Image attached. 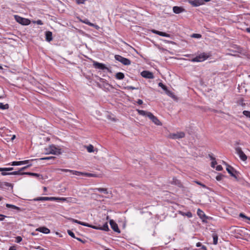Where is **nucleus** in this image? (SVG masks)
<instances>
[{"instance_id": "nucleus-51", "label": "nucleus", "mask_w": 250, "mask_h": 250, "mask_svg": "<svg viewBox=\"0 0 250 250\" xmlns=\"http://www.w3.org/2000/svg\"><path fill=\"white\" fill-rule=\"evenodd\" d=\"M75 239H76L77 240H78V241L81 242L83 243H85V242L86 241L85 240H83L81 238H78V237H76Z\"/></svg>"}, {"instance_id": "nucleus-30", "label": "nucleus", "mask_w": 250, "mask_h": 250, "mask_svg": "<svg viewBox=\"0 0 250 250\" xmlns=\"http://www.w3.org/2000/svg\"><path fill=\"white\" fill-rule=\"evenodd\" d=\"M6 207L8 208H12L13 209H15L18 210H20V208L19 207L11 204H6Z\"/></svg>"}, {"instance_id": "nucleus-36", "label": "nucleus", "mask_w": 250, "mask_h": 250, "mask_svg": "<svg viewBox=\"0 0 250 250\" xmlns=\"http://www.w3.org/2000/svg\"><path fill=\"white\" fill-rule=\"evenodd\" d=\"M55 159V157L49 156V157L41 158L39 159V160H54Z\"/></svg>"}, {"instance_id": "nucleus-57", "label": "nucleus", "mask_w": 250, "mask_h": 250, "mask_svg": "<svg viewBox=\"0 0 250 250\" xmlns=\"http://www.w3.org/2000/svg\"><path fill=\"white\" fill-rule=\"evenodd\" d=\"M9 250H16V248L15 246H11L9 248Z\"/></svg>"}, {"instance_id": "nucleus-64", "label": "nucleus", "mask_w": 250, "mask_h": 250, "mask_svg": "<svg viewBox=\"0 0 250 250\" xmlns=\"http://www.w3.org/2000/svg\"><path fill=\"white\" fill-rule=\"evenodd\" d=\"M43 189H44V190H45V191L46 190V187H44Z\"/></svg>"}, {"instance_id": "nucleus-14", "label": "nucleus", "mask_w": 250, "mask_h": 250, "mask_svg": "<svg viewBox=\"0 0 250 250\" xmlns=\"http://www.w3.org/2000/svg\"><path fill=\"white\" fill-rule=\"evenodd\" d=\"M141 75L143 77L147 79H153L154 78V75L152 72L146 70L143 71Z\"/></svg>"}, {"instance_id": "nucleus-8", "label": "nucleus", "mask_w": 250, "mask_h": 250, "mask_svg": "<svg viewBox=\"0 0 250 250\" xmlns=\"http://www.w3.org/2000/svg\"><path fill=\"white\" fill-rule=\"evenodd\" d=\"M235 151L236 153L239 155L240 159L243 161H245L247 159V156L242 150V149L240 147L235 148Z\"/></svg>"}, {"instance_id": "nucleus-54", "label": "nucleus", "mask_w": 250, "mask_h": 250, "mask_svg": "<svg viewBox=\"0 0 250 250\" xmlns=\"http://www.w3.org/2000/svg\"><path fill=\"white\" fill-rule=\"evenodd\" d=\"M36 23L38 25H42L43 24L42 21L41 20H39L37 21Z\"/></svg>"}, {"instance_id": "nucleus-47", "label": "nucleus", "mask_w": 250, "mask_h": 250, "mask_svg": "<svg viewBox=\"0 0 250 250\" xmlns=\"http://www.w3.org/2000/svg\"><path fill=\"white\" fill-rule=\"evenodd\" d=\"M76 1L78 4H83L84 3L85 0H76Z\"/></svg>"}, {"instance_id": "nucleus-2", "label": "nucleus", "mask_w": 250, "mask_h": 250, "mask_svg": "<svg viewBox=\"0 0 250 250\" xmlns=\"http://www.w3.org/2000/svg\"><path fill=\"white\" fill-rule=\"evenodd\" d=\"M59 170L62 171V172H69L73 175H77V176L82 175V176H87L88 177H94L96 176V174H95L90 173L82 172L71 170V169H68L60 168V169H59Z\"/></svg>"}, {"instance_id": "nucleus-59", "label": "nucleus", "mask_w": 250, "mask_h": 250, "mask_svg": "<svg viewBox=\"0 0 250 250\" xmlns=\"http://www.w3.org/2000/svg\"><path fill=\"white\" fill-rule=\"evenodd\" d=\"M187 215L188 217H190L192 216V214L191 212H188L187 214Z\"/></svg>"}, {"instance_id": "nucleus-56", "label": "nucleus", "mask_w": 250, "mask_h": 250, "mask_svg": "<svg viewBox=\"0 0 250 250\" xmlns=\"http://www.w3.org/2000/svg\"><path fill=\"white\" fill-rule=\"evenodd\" d=\"M29 160H24V161H21V165H25L29 163Z\"/></svg>"}, {"instance_id": "nucleus-49", "label": "nucleus", "mask_w": 250, "mask_h": 250, "mask_svg": "<svg viewBox=\"0 0 250 250\" xmlns=\"http://www.w3.org/2000/svg\"><path fill=\"white\" fill-rule=\"evenodd\" d=\"M217 164V162L216 161H212L211 163V167H213L214 168L215 167V166Z\"/></svg>"}, {"instance_id": "nucleus-44", "label": "nucleus", "mask_w": 250, "mask_h": 250, "mask_svg": "<svg viewBox=\"0 0 250 250\" xmlns=\"http://www.w3.org/2000/svg\"><path fill=\"white\" fill-rule=\"evenodd\" d=\"M125 88L127 90H134V89H138V88L132 86H127L125 87Z\"/></svg>"}, {"instance_id": "nucleus-41", "label": "nucleus", "mask_w": 250, "mask_h": 250, "mask_svg": "<svg viewBox=\"0 0 250 250\" xmlns=\"http://www.w3.org/2000/svg\"><path fill=\"white\" fill-rule=\"evenodd\" d=\"M243 113L245 116L250 118V111L244 110Z\"/></svg>"}, {"instance_id": "nucleus-34", "label": "nucleus", "mask_w": 250, "mask_h": 250, "mask_svg": "<svg viewBox=\"0 0 250 250\" xmlns=\"http://www.w3.org/2000/svg\"><path fill=\"white\" fill-rule=\"evenodd\" d=\"M21 161H14L12 162L11 163L9 164V165H10L11 166H20L21 165Z\"/></svg>"}, {"instance_id": "nucleus-29", "label": "nucleus", "mask_w": 250, "mask_h": 250, "mask_svg": "<svg viewBox=\"0 0 250 250\" xmlns=\"http://www.w3.org/2000/svg\"><path fill=\"white\" fill-rule=\"evenodd\" d=\"M88 152L91 153L94 151V146L92 145H89L87 146H85Z\"/></svg>"}, {"instance_id": "nucleus-45", "label": "nucleus", "mask_w": 250, "mask_h": 250, "mask_svg": "<svg viewBox=\"0 0 250 250\" xmlns=\"http://www.w3.org/2000/svg\"><path fill=\"white\" fill-rule=\"evenodd\" d=\"M201 35L199 34H193L191 37H193V38H200L201 37Z\"/></svg>"}, {"instance_id": "nucleus-18", "label": "nucleus", "mask_w": 250, "mask_h": 250, "mask_svg": "<svg viewBox=\"0 0 250 250\" xmlns=\"http://www.w3.org/2000/svg\"><path fill=\"white\" fill-rule=\"evenodd\" d=\"M70 220L73 223H75L81 225L83 226H85V227H89V228H90V227H91V225H90L87 223L81 222V221H80L75 219L71 218Z\"/></svg>"}, {"instance_id": "nucleus-1", "label": "nucleus", "mask_w": 250, "mask_h": 250, "mask_svg": "<svg viewBox=\"0 0 250 250\" xmlns=\"http://www.w3.org/2000/svg\"><path fill=\"white\" fill-rule=\"evenodd\" d=\"M137 111L139 115L148 117L155 125H162L156 116H154L151 112L140 109H137Z\"/></svg>"}, {"instance_id": "nucleus-55", "label": "nucleus", "mask_w": 250, "mask_h": 250, "mask_svg": "<svg viewBox=\"0 0 250 250\" xmlns=\"http://www.w3.org/2000/svg\"><path fill=\"white\" fill-rule=\"evenodd\" d=\"M5 217L6 216L4 215L0 214V221H3Z\"/></svg>"}, {"instance_id": "nucleus-9", "label": "nucleus", "mask_w": 250, "mask_h": 250, "mask_svg": "<svg viewBox=\"0 0 250 250\" xmlns=\"http://www.w3.org/2000/svg\"><path fill=\"white\" fill-rule=\"evenodd\" d=\"M93 66L97 69H101V70H104L107 69L108 70V68L104 64L100 63L94 61L93 62Z\"/></svg>"}, {"instance_id": "nucleus-32", "label": "nucleus", "mask_w": 250, "mask_h": 250, "mask_svg": "<svg viewBox=\"0 0 250 250\" xmlns=\"http://www.w3.org/2000/svg\"><path fill=\"white\" fill-rule=\"evenodd\" d=\"M23 172H21L20 170L18 171H15L13 172H10V175H25V174H22Z\"/></svg>"}, {"instance_id": "nucleus-7", "label": "nucleus", "mask_w": 250, "mask_h": 250, "mask_svg": "<svg viewBox=\"0 0 250 250\" xmlns=\"http://www.w3.org/2000/svg\"><path fill=\"white\" fill-rule=\"evenodd\" d=\"M185 134L184 132H178L175 133L170 134L168 137L172 139L183 138L185 137Z\"/></svg>"}, {"instance_id": "nucleus-33", "label": "nucleus", "mask_w": 250, "mask_h": 250, "mask_svg": "<svg viewBox=\"0 0 250 250\" xmlns=\"http://www.w3.org/2000/svg\"><path fill=\"white\" fill-rule=\"evenodd\" d=\"M9 108V104H3L2 103H0V109H7Z\"/></svg>"}, {"instance_id": "nucleus-24", "label": "nucleus", "mask_w": 250, "mask_h": 250, "mask_svg": "<svg viewBox=\"0 0 250 250\" xmlns=\"http://www.w3.org/2000/svg\"><path fill=\"white\" fill-rule=\"evenodd\" d=\"M197 214L201 219L207 218L204 212L199 208L197 210Z\"/></svg>"}, {"instance_id": "nucleus-42", "label": "nucleus", "mask_w": 250, "mask_h": 250, "mask_svg": "<svg viewBox=\"0 0 250 250\" xmlns=\"http://www.w3.org/2000/svg\"><path fill=\"white\" fill-rule=\"evenodd\" d=\"M67 233L68 234L72 237L74 238H76V237H75V234L70 230H67Z\"/></svg>"}, {"instance_id": "nucleus-62", "label": "nucleus", "mask_w": 250, "mask_h": 250, "mask_svg": "<svg viewBox=\"0 0 250 250\" xmlns=\"http://www.w3.org/2000/svg\"><path fill=\"white\" fill-rule=\"evenodd\" d=\"M16 138V136L15 135H13L12 137L11 138V140L13 141L15 138Z\"/></svg>"}, {"instance_id": "nucleus-43", "label": "nucleus", "mask_w": 250, "mask_h": 250, "mask_svg": "<svg viewBox=\"0 0 250 250\" xmlns=\"http://www.w3.org/2000/svg\"><path fill=\"white\" fill-rule=\"evenodd\" d=\"M22 239L21 236H17L16 237L15 242L17 243H20L22 241Z\"/></svg>"}, {"instance_id": "nucleus-63", "label": "nucleus", "mask_w": 250, "mask_h": 250, "mask_svg": "<svg viewBox=\"0 0 250 250\" xmlns=\"http://www.w3.org/2000/svg\"><path fill=\"white\" fill-rule=\"evenodd\" d=\"M210 159H211V160H212V161H215V158H214V157H212V156H210Z\"/></svg>"}, {"instance_id": "nucleus-19", "label": "nucleus", "mask_w": 250, "mask_h": 250, "mask_svg": "<svg viewBox=\"0 0 250 250\" xmlns=\"http://www.w3.org/2000/svg\"><path fill=\"white\" fill-rule=\"evenodd\" d=\"M36 231H40L44 234H48L50 233V229L45 227H41L36 229Z\"/></svg>"}, {"instance_id": "nucleus-50", "label": "nucleus", "mask_w": 250, "mask_h": 250, "mask_svg": "<svg viewBox=\"0 0 250 250\" xmlns=\"http://www.w3.org/2000/svg\"><path fill=\"white\" fill-rule=\"evenodd\" d=\"M195 182H196V183H197L198 185L201 186H202V187H203V188H206V186L204 184H203L201 183V182H199V181H195Z\"/></svg>"}, {"instance_id": "nucleus-58", "label": "nucleus", "mask_w": 250, "mask_h": 250, "mask_svg": "<svg viewBox=\"0 0 250 250\" xmlns=\"http://www.w3.org/2000/svg\"><path fill=\"white\" fill-rule=\"evenodd\" d=\"M201 250H207V247L205 246L202 245L201 246Z\"/></svg>"}, {"instance_id": "nucleus-17", "label": "nucleus", "mask_w": 250, "mask_h": 250, "mask_svg": "<svg viewBox=\"0 0 250 250\" xmlns=\"http://www.w3.org/2000/svg\"><path fill=\"white\" fill-rule=\"evenodd\" d=\"M152 32L154 33V34H157V35H158L159 36H161L166 37H170V34H167V33H166L165 32H163L158 31V30H154V29L152 30Z\"/></svg>"}, {"instance_id": "nucleus-35", "label": "nucleus", "mask_w": 250, "mask_h": 250, "mask_svg": "<svg viewBox=\"0 0 250 250\" xmlns=\"http://www.w3.org/2000/svg\"><path fill=\"white\" fill-rule=\"evenodd\" d=\"M13 167H4V168H1L0 167V171H11L13 170Z\"/></svg>"}, {"instance_id": "nucleus-3", "label": "nucleus", "mask_w": 250, "mask_h": 250, "mask_svg": "<svg viewBox=\"0 0 250 250\" xmlns=\"http://www.w3.org/2000/svg\"><path fill=\"white\" fill-rule=\"evenodd\" d=\"M48 149L49 151L45 152L46 154H52L54 155H60L62 153L61 149L56 147L54 145H51L48 148H45V150Z\"/></svg>"}, {"instance_id": "nucleus-12", "label": "nucleus", "mask_w": 250, "mask_h": 250, "mask_svg": "<svg viewBox=\"0 0 250 250\" xmlns=\"http://www.w3.org/2000/svg\"><path fill=\"white\" fill-rule=\"evenodd\" d=\"M193 6L197 7L204 4L202 0H187Z\"/></svg>"}, {"instance_id": "nucleus-20", "label": "nucleus", "mask_w": 250, "mask_h": 250, "mask_svg": "<svg viewBox=\"0 0 250 250\" xmlns=\"http://www.w3.org/2000/svg\"><path fill=\"white\" fill-rule=\"evenodd\" d=\"M94 191L97 190L101 192H103L105 194H111V191H108L107 189L106 188H95L93 189Z\"/></svg>"}, {"instance_id": "nucleus-16", "label": "nucleus", "mask_w": 250, "mask_h": 250, "mask_svg": "<svg viewBox=\"0 0 250 250\" xmlns=\"http://www.w3.org/2000/svg\"><path fill=\"white\" fill-rule=\"evenodd\" d=\"M55 197H40L34 199V201H54Z\"/></svg>"}, {"instance_id": "nucleus-52", "label": "nucleus", "mask_w": 250, "mask_h": 250, "mask_svg": "<svg viewBox=\"0 0 250 250\" xmlns=\"http://www.w3.org/2000/svg\"><path fill=\"white\" fill-rule=\"evenodd\" d=\"M1 175L3 176L10 175V172H5L4 171H2Z\"/></svg>"}, {"instance_id": "nucleus-60", "label": "nucleus", "mask_w": 250, "mask_h": 250, "mask_svg": "<svg viewBox=\"0 0 250 250\" xmlns=\"http://www.w3.org/2000/svg\"><path fill=\"white\" fill-rule=\"evenodd\" d=\"M196 247H201L202 246V244L200 243V242H198L196 245Z\"/></svg>"}, {"instance_id": "nucleus-13", "label": "nucleus", "mask_w": 250, "mask_h": 250, "mask_svg": "<svg viewBox=\"0 0 250 250\" xmlns=\"http://www.w3.org/2000/svg\"><path fill=\"white\" fill-rule=\"evenodd\" d=\"M227 167V168H226V170H227V171L228 172V173L232 177L236 178V176L235 175V173L236 172V171L234 169V168L228 165V164H226Z\"/></svg>"}, {"instance_id": "nucleus-15", "label": "nucleus", "mask_w": 250, "mask_h": 250, "mask_svg": "<svg viewBox=\"0 0 250 250\" xmlns=\"http://www.w3.org/2000/svg\"><path fill=\"white\" fill-rule=\"evenodd\" d=\"M110 225L112 229L115 232L120 233V230L118 228L117 224L113 220H110L109 221Z\"/></svg>"}, {"instance_id": "nucleus-53", "label": "nucleus", "mask_w": 250, "mask_h": 250, "mask_svg": "<svg viewBox=\"0 0 250 250\" xmlns=\"http://www.w3.org/2000/svg\"><path fill=\"white\" fill-rule=\"evenodd\" d=\"M137 103L139 104V105H141V104H142L143 103V101L141 100V99H139L138 100V101H137Z\"/></svg>"}, {"instance_id": "nucleus-46", "label": "nucleus", "mask_w": 250, "mask_h": 250, "mask_svg": "<svg viewBox=\"0 0 250 250\" xmlns=\"http://www.w3.org/2000/svg\"><path fill=\"white\" fill-rule=\"evenodd\" d=\"M31 166H32V164H29V165H27V166H25V167H23L21 168L20 170V171H21H21H23V170H24L26 169V168H27L28 167H31Z\"/></svg>"}, {"instance_id": "nucleus-39", "label": "nucleus", "mask_w": 250, "mask_h": 250, "mask_svg": "<svg viewBox=\"0 0 250 250\" xmlns=\"http://www.w3.org/2000/svg\"><path fill=\"white\" fill-rule=\"evenodd\" d=\"M239 216L241 218H245V219H248L250 221V217H248L246 215H245L244 213H240L239 214Z\"/></svg>"}, {"instance_id": "nucleus-4", "label": "nucleus", "mask_w": 250, "mask_h": 250, "mask_svg": "<svg viewBox=\"0 0 250 250\" xmlns=\"http://www.w3.org/2000/svg\"><path fill=\"white\" fill-rule=\"evenodd\" d=\"M209 57V55L206 53H202L191 59L192 62H201L207 60Z\"/></svg>"}, {"instance_id": "nucleus-40", "label": "nucleus", "mask_w": 250, "mask_h": 250, "mask_svg": "<svg viewBox=\"0 0 250 250\" xmlns=\"http://www.w3.org/2000/svg\"><path fill=\"white\" fill-rule=\"evenodd\" d=\"M224 177V176L222 174H219L216 177V179L219 181L223 179V178Z\"/></svg>"}, {"instance_id": "nucleus-10", "label": "nucleus", "mask_w": 250, "mask_h": 250, "mask_svg": "<svg viewBox=\"0 0 250 250\" xmlns=\"http://www.w3.org/2000/svg\"><path fill=\"white\" fill-rule=\"evenodd\" d=\"M8 188H11L13 189V185L5 182L0 181V188L3 189H8Z\"/></svg>"}, {"instance_id": "nucleus-38", "label": "nucleus", "mask_w": 250, "mask_h": 250, "mask_svg": "<svg viewBox=\"0 0 250 250\" xmlns=\"http://www.w3.org/2000/svg\"><path fill=\"white\" fill-rule=\"evenodd\" d=\"M54 201H65L67 200V198L64 197H55Z\"/></svg>"}, {"instance_id": "nucleus-25", "label": "nucleus", "mask_w": 250, "mask_h": 250, "mask_svg": "<svg viewBox=\"0 0 250 250\" xmlns=\"http://www.w3.org/2000/svg\"><path fill=\"white\" fill-rule=\"evenodd\" d=\"M171 184L177 185L178 187H181L182 186L181 182L179 180L177 179L176 178H173L172 181L171 182Z\"/></svg>"}, {"instance_id": "nucleus-21", "label": "nucleus", "mask_w": 250, "mask_h": 250, "mask_svg": "<svg viewBox=\"0 0 250 250\" xmlns=\"http://www.w3.org/2000/svg\"><path fill=\"white\" fill-rule=\"evenodd\" d=\"M173 12L175 14H180L185 11V9L181 7L174 6L173 7Z\"/></svg>"}, {"instance_id": "nucleus-31", "label": "nucleus", "mask_w": 250, "mask_h": 250, "mask_svg": "<svg viewBox=\"0 0 250 250\" xmlns=\"http://www.w3.org/2000/svg\"><path fill=\"white\" fill-rule=\"evenodd\" d=\"M166 94L169 97L173 98V99H175L176 98V97L174 95V94L170 90L167 89V90H166Z\"/></svg>"}, {"instance_id": "nucleus-26", "label": "nucleus", "mask_w": 250, "mask_h": 250, "mask_svg": "<svg viewBox=\"0 0 250 250\" xmlns=\"http://www.w3.org/2000/svg\"><path fill=\"white\" fill-rule=\"evenodd\" d=\"M115 77L118 80H123L125 77V75L122 72H118L116 74Z\"/></svg>"}, {"instance_id": "nucleus-27", "label": "nucleus", "mask_w": 250, "mask_h": 250, "mask_svg": "<svg viewBox=\"0 0 250 250\" xmlns=\"http://www.w3.org/2000/svg\"><path fill=\"white\" fill-rule=\"evenodd\" d=\"M81 21L83 22V23H85L86 24H87L90 26H92V27H95V26H97V25H95V24H94L93 23L90 22L87 19H84V20H81Z\"/></svg>"}, {"instance_id": "nucleus-5", "label": "nucleus", "mask_w": 250, "mask_h": 250, "mask_svg": "<svg viewBox=\"0 0 250 250\" xmlns=\"http://www.w3.org/2000/svg\"><path fill=\"white\" fill-rule=\"evenodd\" d=\"M114 57L116 60L121 62L124 65H128L131 64V61L130 60L124 58L120 55H116Z\"/></svg>"}, {"instance_id": "nucleus-22", "label": "nucleus", "mask_w": 250, "mask_h": 250, "mask_svg": "<svg viewBox=\"0 0 250 250\" xmlns=\"http://www.w3.org/2000/svg\"><path fill=\"white\" fill-rule=\"evenodd\" d=\"M45 40L49 42L52 40V33L51 32L46 31L45 32Z\"/></svg>"}, {"instance_id": "nucleus-6", "label": "nucleus", "mask_w": 250, "mask_h": 250, "mask_svg": "<svg viewBox=\"0 0 250 250\" xmlns=\"http://www.w3.org/2000/svg\"><path fill=\"white\" fill-rule=\"evenodd\" d=\"M15 19L17 22L22 25H27L30 24V21L29 20L22 18L19 16L15 15Z\"/></svg>"}, {"instance_id": "nucleus-48", "label": "nucleus", "mask_w": 250, "mask_h": 250, "mask_svg": "<svg viewBox=\"0 0 250 250\" xmlns=\"http://www.w3.org/2000/svg\"><path fill=\"white\" fill-rule=\"evenodd\" d=\"M223 169V167L221 165H218L216 167V170L218 171H221Z\"/></svg>"}, {"instance_id": "nucleus-37", "label": "nucleus", "mask_w": 250, "mask_h": 250, "mask_svg": "<svg viewBox=\"0 0 250 250\" xmlns=\"http://www.w3.org/2000/svg\"><path fill=\"white\" fill-rule=\"evenodd\" d=\"M159 86L161 87L165 91L167 90V88L166 85H165L163 83H158Z\"/></svg>"}, {"instance_id": "nucleus-28", "label": "nucleus", "mask_w": 250, "mask_h": 250, "mask_svg": "<svg viewBox=\"0 0 250 250\" xmlns=\"http://www.w3.org/2000/svg\"><path fill=\"white\" fill-rule=\"evenodd\" d=\"M212 237H213V243L214 245H217L218 243V235L216 233H214L212 234Z\"/></svg>"}, {"instance_id": "nucleus-23", "label": "nucleus", "mask_w": 250, "mask_h": 250, "mask_svg": "<svg viewBox=\"0 0 250 250\" xmlns=\"http://www.w3.org/2000/svg\"><path fill=\"white\" fill-rule=\"evenodd\" d=\"M22 174H25V175H30V176H35V177H38V178H39L41 177V178L42 179V175H40V174H38V173L28 172H23Z\"/></svg>"}, {"instance_id": "nucleus-61", "label": "nucleus", "mask_w": 250, "mask_h": 250, "mask_svg": "<svg viewBox=\"0 0 250 250\" xmlns=\"http://www.w3.org/2000/svg\"><path fill=\"white\" fill-rule=\"evenodd\" d=\"M246 31L248 33H250V28H247L246 29Z\"/></svg>"}, {"instance_id": "nucleus-11", "label": "nucleus", "mask_w": 250, "mask_h": 250, "mask_svg": "<svg viewBox=\"0 0 250 250\" xmlns=\"http://www.w3.org/2000/svg\"><path fill=\"white\" fill-rule=\"evenodd\" d=\"M90 228L95 229L103 230H104V231H108L109 230V228H108V226L107 222L104 223V225L102 227L93 226V225H91Z\"/></svg>"}]
</instances>
